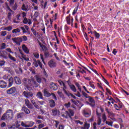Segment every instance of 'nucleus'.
<instances>
[{"instance_id":"nucleus-59","label":"nucleus","mask_w":129,"mask_h":129,"mask_svg":"<svg viewBox=\"0 0 129 129\" xmlns=\"http://www.w3.org/2000/svg\"><path fill=\"white\" fill-rule=\"evenodd\" d=\"M31 30L32 31V32L34 35V36H37V31L35 29H33V28L31 29Z\"/></svg>"},{"instance_id":"nucleus-3","label":"nucleus","mask_w":129,"mask_h":129,"mask_svg":"<svg viewBox=\"0 0 129 129\" xmlns=\"http://www.w3.org/2000/svg\"><path fill=\"white\" fill-rule=\"evenodd\" d=\"M21 124L22 126H24V127H32L34 124H35V122L31 121H26L24 122L22 121L21 122Z\"/></svg>"},{"instance_id":"nucleus-2","label":"nucleus","mask_w":129,"mask_h":129,"mask_svg":"<svg viewBox=\"0 0 129 129\" xmlns=\"http://www.w3.org/2000/svg\"><path fill=\"white\" fill-rule=\"evenodd\" d=\"M23 82L28 90H32V81L31 80L24 78L23 80Z\"/></svg>"},{"instance_id":"nucleus-11","label":"nucleus","mask_w":129,"mask_h":129,"mask_svg":"<svg viewBox=\"0 0 129 129\" xmlns=\"http://www.w3.org/2000/svg\"><path fill=\"white\" fill-rule=\"evenodd\" d=\"M62 90L63 92H64V93L66 94V95H67V96L68 97L71 96V93L68 92L66 90V89H67V86H66V85H65V83H62Z\"/></svg>"},{"instance_id":"nucleus-10","label":"nucleus","mask_w":129,"mask_h":129,"mask_svg":"<svg viewBox=\"0 0 129 129\" xmlns=\"http://www.w3.org/2000/svg\"><path fill=\"white\" fill-rule=\"evenodd\" d=\"M16 92L17 89L15 87H13L7 91L8 94H13L14 93H16Z\"/></svg>"},{"instance_id":"nucleus-23","label":"nucleus","mask_w":129,"mask_h":129,"mask_svg":"<svg viewBox=\"0 0 129 129\" xmlns=\"http://www.w3.org/2000/svg\"><path fill=\"white\" fill-rule=\"evenodd\" d=\"M90 127V124L85 122L84 124V126H82L80 127L81 129H89Z\"/></svg>"},{"instance_id":"nucleus-40","label":"nucleus","mask_w":129,"mask_h":129,"mask_svg":"<svg viewBox=\"0 0 129 129\" xmlns=\"http://www.w3.org/2000/svg\"><path fill=\"white\" fill-rule=\"evenodd\" d=\"M76 86H77L78 88V90L80 92H81V87L80 86V85L78 83H76L75 84Z\"/></svg>"},{"instance_id":"nucleus-38","label":"nucleus","mask_w":129,"mask_h":129,"mask_svg":"<svg viewBox=\"0 0 129 129\" xmlns=\"http://www.w3.org/2000/svg\"><path fill=\"white\" fill-rule=\"evenodd\" d=\"M4 71H6V72L12 74V70L10 68H5L4 69Z\"/></svg>"},{"instance_id":"nucleus-61","label":"nucleus","mask_w":129,"mask_h":129,"mask_svg":"<svg viewBox=\"0 0 129 129\" xmlns=\"http://www.w3.org/2000/svg\"><path fill=\"white\" fill-rule=\"evenodd\" d=\"M96 114L98 115V117H100L101 114H100V113H99L98 112V109L96 110Z\"/></svg>"},{"instance_id":"nucleus-8","label":"nucleus","mask_w":129,"mask_h":129,"mask_svg":"<svg viewBox=\"0 0 129 129\" xmlns=\"http://www.w3.org/2000/svg\"><path fill=\"white\" fill-rule=\"evenodd\" d=\"M33 64L34 65L35 67H38L39 66V67H40L41 69H43V64H42L40 60H36V59H34Z\"/></svg>"},{"instance_id":"nucleus-49","label":"nucleus","mask_w":129,"mask_h":129,"mask_svg":"<svg viewBox=\"0 0 129 129\" xmlns=\"http://www.w3.org/2000/svg\"><path fill=\"white\" fill-rule=\"evenodd\" d=\"M34 57L36 58L37 59L39 58L40 57V55L37 52H35L33 54Z\"/></svg>"},{"instance_id":"nucleus-18","label":"nucleus","mask_w":129,"mask_h":129,"mask_svg":"<svg viewBox=\"0 0 129 129\" xmlns=\"http://www.w3.org/2000/svg\"><path fill=\"white\" fill-rule=\"evenodd\" d=\"M66 113L70 118H71V116H73L74 115V111L70 109H69V111H67Z\"/></svg>"},{"instance_id":"nucleus-56","label":"nucleus","mask_w":129,"mask_h":129,"mask_svg":"<svg viewBox=\"0 0 129 129\" xmlns=\"http://www.w3.org/2000/svg\"><path fill=\"white\" fill-rule=\"evenodd\" d=\"M51 95L52 96V97H53V99H54V100H57V97H56V95H55V94L52 93L51 94Z\"/></svg>"},{"instance_id":"nucleus-20","label":"nucleus","mask_w":129,"mask_h":129,"mask_svg":"<svg viewBox=\"0 0 129 129\" xmlns=\"http://www.w3.org/2000/svg\"><path fill=\"white\" fill-rule=\"evenodd\" d=\"M43 93L44 95V96H46V97H50L51 96V93H50L47 90V89H44L43 90Z\"/></svg>"},{"instance_id":"nucleus-52","label":"nucleus","mask_w":129,"mask_h":129,"mask_svg":"<svg viewBox=\"0 0 129 129\" xmlns=\"http://www.w3.org/2000/svg\"><path fill=\"white\" fill-rule=\"evenodd\" d=\"M77 11H78V8H75V9L74 10V11L73 12V16H74L75 15V14H76V13H77Z\"/></svg>"},{"instance_id":"nucleus-1","label":"nucleus","mask_w":129,"mask_h":129,"mask_svg":"<svg viewBox=\"0 0 129 129\" xmlns=\"http://www.w3.org/2000/svg\"><path fill=\"white\" fill-rule=\"evenodd\" d=\"M14 117V113L13 110L9 109L7 111L6 113H4L2 116L1 119L2 120H10Z\"/></svg>"},{"instance_id":"nucleus-60","label":"nucleus","mask_w":129,"mask_h":129,"mask_svg":"<svg viewBox=\"0 0 129 129\" xmlns=\"http://www.w3.org/2000/svg\"><path fill=\"white\" fill-rule=\"evenodd\" d=\"M28 19L27 18H24V20H23V23L24 24H28Z\"/></svg>"},{"instance_id":"nucleus-50","label":"nucleus","mask_w":129,"mask_h":129,"mask_svg":"<svg viewBox=\"0 0 129 129\" xmlns=\"http://www.w3.org/2000/svg\"><path fill=\"white\" fill-rule=\"evenodd\" d=\"M7 10L9 12V13H11L12 14H14L15 13L13 10H12V9H11V8H10L9 6L7 7Z\"/></svg>"},{"instance_id":"nucleus-16","label":"nucleus","mask_w":129,"mask_h":129,"mask_svg":"<svg viewBox=\"0 0 129 129\" xmlns=\"http://www.w3.org/2000/svg\"><path fill=\"white\" fill-rule=\"evenodd\" d=\"M52 112L53 115L54 116H58L60 114V111L56 108L52 109Z\"/></svg>"},{"instance_id":"nucleus-37","label":"nucleus","mask_w":129,"mask_h":129,"mask_svg":"<svg viewBox=\"0 0 129 129\" xmlns=\"http://www.w3.org/2000/svg\"><path fill=\"white\" fill-rule=\"evenodd\" d=\"M36 81H37L38 83H41L42 82V78H41V77L39 76H36Z\"/></svg>"},{"instance_id":"nucleus-58","label":"nucleus","mask_w":129,"mask_h":129,"mask_svg":"<svg viewBox=\"0 0 129 129\" xmlns=\"http://www.w3.org/2000/svg\"><path fill=\"white\" fill-rule=\"evenodd\" d=\"M6 50L9 53H12V54H14V52L12 51V49H11L10 48H6Z\"/></svg>"},{"instance_id":"nucleus-26","label":"nucleus","mask_w":129,"mask_h":129,"mask_svg":"<svg viewBox=\"0 0 129 129\" xmlns=\"http://www.w3.org/2000/svg\"><path fill=\"white\" fill-rule=\"evenodd\" d=\"M69 86L70 89H71V90L73 91V92H76V91H77V89H76V87H75V86H74V85L69 84Z\"/></svg>"},{"instance_id":"nucleus-17","label":"nucleus","mask_w":129,"mask_h":129,"mask_svg":"<svg viewBox=\"0 0 129 129\" xmlns=\"http://www.w3.org/2000/svg\"><path fill=\"white\" fill-rule=\"evenodd\" d=\"M50 88L52 90H57L58 89V87L56 84L51 83L50 86Z\"/></svg>"},{"instance_id":"nucleus-13","label":"nucleus","mask_w":129,"mask_h":129,"mask_svg":"<svg viewBox=\"0 0 129 129\" xmlns=\"http://www.w3.org/2000/svg\"><path fill=\"white\" fill-rule=\"evenodd\" d=\"M25 104L27 106L28 108H30V109H33L34 108V106L30 103V101L28 99L25 100Z\"/></svg>"},{"instance_id":"nucleus-63","label":"nucleus","mask_w":129,"mask_h":129,"mask_svg":"<svg viewBox=\"0 0 129 129\" xmlns=\"http://www.w3.org/2000/svg\"><path fill=\"white\" fill-rule=\"evenodd\" d=\"M97 125V123L95 122H94L93 124V129H96V125Z\"/></svg>"},{"instance_id":"nucleus-30","label":"nucleus","mask_w":129,"mask_h":129,"mask_svg":"<svg viewBox=\"0 0 129 129\" xmlns=\"http://www.w3.org/2000/svg\"><path fill=\"white\" fill-rule=\"evenodd\" d=\"M11 77V75H5L3 77V79H4V80H9Z\"/></svg>"},{"instance_id":"nucleus-27","label":"nucleus","mask_w":129,"mask_h":129,"mask_svg":"<svg viewBox=\"0 0 129 129\" xmlns=\"http://www.w3.org/2000/svg\"><path fill=\"white\" fill-rule=\"evenodd\" d=\"M37 97L38 98H40V99H43V94L41 92H38L36 95Z\"/></svg>"},{"instance_id":"nucleus-44","label":"nucleus","mask_w":129,"mask_h":129,"mask_svg":"<svg viewBox=\"0 0 129 129\" xmlns=\"http://www.w3.org/2000/svg\"><path fill=\"white\" fill-rule=\"evenodd\" d=\"M44 126H45V124L41 123L38 125V128H39V129L43 128V127H44Z\"/></svg>"},{"instance_id":"nucleus-53","label":"nucleus","mask_w":129,"mask_h":129,"mask_svg":"<svg viewBox=\"0 0 129 129\" xmlns=\"http://www.w3.org/2000/svg\"><path fill=\"white\" fill-rule=\"evenodd\" d=\"M6 63V61L5 60H1L0 61V66H4Z\"/></svg>"},{"instance_id":"nucleus-42","label":"nucleus","mask_w":129,"mask_h":129,"mask_svg":"<svg viewBox=\"0 0 129 129\" xmlns=\"http://www.w3.org/2000/svg\"><path fill=\"white\" fill-rule=\"evenodd\" d=\"M12 15H13V14H12V13H11V12L8 13V20H9V21H11L12 20Z\"/></svg>"},{"instance_id":"nucleus-9","label":"nucleus","mask_w":129,"mask_h":129,"mask_svg":"<svg viewBox=\"0 0 129 129\" xmlns=\"http://www.w3.org/2000/svg\"><path fill=\"white\" fill-rule=\"evenodd\" d=\"M0 57H2L5 59H8V53L6 50H0Z\"/></svg>"},{"instance_id":"nucleus-19","label":"nucleus","mask_w":129,"mask_h":129,"mask_svg":"<svg viewBox=\"0 0 129 129\" xmlns=\"http://www.w3.org/2000/svg\"><path fill=\"white\" fill-rule=\"evenodd\" d=\"M14 80L16 84H18V85L22 84V81H21V79H20L19 77H15Z\"/></svg>"},{"instance_id":"nucleus-29","label":"nucleus","mask_w":129,"mask_h":129,"mask_svg":"<svg viewBox=\"0 0 129 129\" xmlns=\"http://www.w3.org/2000/svg\"><path fill=\"white\" fill-rule=\"evenodd\" d=\"M8 57H9V59H10V60H12V61H16L17 60L15 57H14V56H12V55H11V53H9L8 54Z\"/></svg>"},{"instance_id":"nucleus-22","label":"nucleus","mask_w":129,"mask_h":129,"mask_svg":"<svg viewBox=\"0 0 129 129\" xmlns=\"http://www.w3.org/2000/svg\"><path fill=\"white\" fill-rule=\"evenodd\" d=\"M22 49L23 51L25 52V53H26V54H29V53H30V51L29 50L28 47L26 46V45L23 44L22 45Z\"/></svg>"},{"instance_id":"nucleus-47","label":"nucleus","mask_w":129,"mask_h":129,"mask_svg":"<svg viewBox=\"0 0 129 129\" xmlns=\"http://www.w3.org/2000/svg\"><path fill=\"white\" fill-rule=\"evenodd\" d=\"M40 57L43 64H44V65H46V62H45V60L44 59V56L43 55V54H40Z\"/></svg>"},{"instance_id":"nucleus-57","label":"nucleus","mask_w":129,"mask_h":129,"mask_svg":"<svg viewBox=\"0 0 129 129\" xmlns=\"http://www.w3.org/2000/svg\"><path fill=\"white\" fill-rule=\"evenodd\" d=\"M39 12H35L34 15V18H37V17H39Z\"/></svg>"},{"instance_id":"nucleus-55","label":"nucleus","mask_w":129,"mask_h":129,"mask_svg":"<svg viewBox=\"0 0 129 129\" xmlns=\"http://www.w3.org/2000/svg\"><path fill=\"white\" fill-rule=\"evenodd\" d=\"M6 30L10 32V31H11V30H13V27L12 26H9L6 28Z\"/></svg>"},{"instance_id":"nucleus-41","label":"nucleus","mask_w":129,"mask_h":129,"mask_svg":"<svg viewBox=\"0 0 129 129\" xmlns=\"http://www.w3.org/2000/svg\"><path fill=\"white\" fill-rule=\"evenodd\" d=\"M113 123V121H106V124H108V125H109L110 126H112V124Z\"/></svg>"},{"instance_id":"nucleus-46","label":"nucleus","mask_w":129,"mask_h":129,"mask_svg":"<svg viewBox=\"0 0 129 129\" xmlns=\"http://www.w3.org/2000/svg\"><path fill=\"white\" fill-rule=\"evenodd\" d=\"M82 95H83V96H84L85 97V98H88L90 96H88V95H87V94H86V93H85V92H82Z\"/></svg>"},{"instance_id":"nucleus-15","label":"nucleus","mask_w":129,"mask_h":129,"mask_svg":"<svg viewBox=\"0 0 129 129\" xmlns=\"http://www.w3.org/2000/svg\"><path fill=\"white\" fill-rule=\"evenodd\" d=\"M20 29L22 30L23 33H28L29 32V26L25 25L24 27H20Z\"/></svg>"},{"instance_id":"nucleus-5","label":"nucleus","mask_w":129,"mask_h":129,"mask_svg":"<svg viewBox=\"0 0 129 129\" xmlns=\"http://www.w3.org/2000/svg\"><path fill=\"white\" fill-rule=\"evenodd\" d=\"M89 102H87L88 104H89L92 107L95 106V100L93 99V97H89L88 98Z\"/></svg>"},{"instance_id":"nucleus-14","label":"nucleus","mask_w":129,"mask_h":129,"mask_svg":"<svg viewBox=\"0 0 129 129\" xmlns=\"http://www.w3.org/2000/svg\"><path fill=\"white\" fill-rule=\"evenodd\" d=\"M7 86V83L4 80L0 81V87L1 88H6Z\"/></svg>"},{"instance_id":"nucleus-31","label":"nucleus","mask_w":129,"mask_h":129,"mask_svg":"<svg viewBox=\"0 0 129 129\" xmlns=\"http://www.w3.org/2000/svg\"><path fill=\"white\" fill-rule=\"evenodd\" d=\"M70 15L69 16L67 17V22L68 25H70L72 24L71 23V18H70Z\"/></svg>"},{"instance_id":"nucleus-21","label":"nucleus","mask_w":129,"mask_h":129,"mask_svg":"<svg viewBox=\"0 0 129 129\" xmlns=\"http://www.w3.org/2000/svg\"><path fill=\"white\" fill-rule=\"evenodd\" d=\"M9 81V87H11L13 86V84H14V79L13 78V77H11L10 79L8 80Z\"/></svg>"},{"instance_id":"nucleus-48","label":"nucleus","mask_w":129,"mask_h":129,"mask_svg":"<svg viewBox=\"0 0 129 129\" xmlns=\"http://www.w3.org/2000/svg\"><path fill=\"white\" fill-rule=\"evenodd\" d=\"M102 118L103 122H105V121H106V116L105 115V114H103Z\"/></svg>"},{"instance_id":"nucleus-34","label":"nucleus","mask_w":129,"mask_h":129,"mask_svg":"<svg viewBox=\"0 0 129 129\" xmlns=\"http://www.w3.org/2000/svg\"><path fill=\"white\" fill-rule=\"evenodd\" d=\"M93 34H94L95 37L97 39H99V38L100 37V35L99 34V33H97V32L96 31H94Z\"/></svg>"},{"instance_id":"nucleus-4","label":"nucleus","mask_w":129,"mask_h":129,"mask_svg":"<svg viewBox=\"0 0 129 129\" xmlns=\"http://www.w3.org/2000/svg\"><path fill=\"white\" fill-rule=\"evenodd\" d=\"M12 40L14 43H15V44H16V45H18V46H20L21 43L23 42V38L22 37L12 38Z\"/></svg>"},{"instance_id":"nucleus-43","label":"nucleus","mask_w":129,"mask_h":129,"mask_svg":"<svg viewBox=\"0 0 129 129\" xmlns=\"http://www.w3.org/2000/svg\"><path fill=\"white\" fill-rule=\"evenodd\" d=\"M38 44L39 46L41 47V48H42V50H44V49L46 48V46H45V45H44L43 44L41 43L40 41H38Z\"/></svg>"},{"instance_id":"nucleus-33","label":"nucleus","mask_w":129,"mask_h":129,"mask_svg":"<svg viewBox=\"0 0 129 129\" xmlns=\"http://www.w3.org/2000/svg\"><path fill=\"white\" fill-rule=\"evenodd\" d=\"M6 48H7V44L5 43H2L0 48L1 50H4V49H6Z\"/></svg>"},{"instance_id":"nucleus-12","label":"nucleus","mask_w":129,"mask_h":129,"mask_svg":"<svg viewBox=\"0 0 129 129\" xmlns=\"http://www.w3.org/2000/svg\"><path fill=\"white\" fill-rule=\"evenodd\" d=\"M21 9L22 11H24V12H28V11H30V8L29 7V5L25 4H23L22 5Z\"/></svg>"},{"instance_id":"nucleus-36","label":"nucleus","mask_w":129,"mask_h":129,"mask_svg":"<svg viewBox=\"0 0 129 129\" xmlns=\"http://www.w3.org/2000/svg\"><path fill=\"white\" fill-rule=\"evenodd\" d=\"M20 32H21V30H20V29H19V28L14 29V30L12 31V33H13V34H17V33H20Z\"/></svg>"},{"instance_id":"nucleus-28","label":"nucleus","mask_w":129,"mask_h":129,"mask_svg":"<svg viewBox=\"0 0 129 129\" xmlns=\"http://www.w3.org/2000/svg\"><path fill=\"white\" fill-rule=\"evenodd\" d=\"M91 112V110L88 108H86L82 110V113H89Z\"/></svg>"},{"instance_id":"nucleus-54","label":"nucleus","mask_w":129,"mask_h":129,"mask_svg":"<svg viewBox=\"0 0 129 129\" xmlns=\"http://www.w3.org/2000/svg\"><path fill=\"white\" fill-rule=\"evenodd\" d=\"M114 107L116 110H118L120 108L116 104H114Z\"/></svg>"},{"instance_id":"nucleus-35","label":"nucleus","mask_w":129,"mask_h":129,"mask_svg":"<svg viewBox=\"0 0 129 129\" xmlns=\"http://www.w3.org/2000/svg\"><path fill=\"white\" fill-rule=\"evenodd\" d=\"M49 21L50 22V25H47L48 29H51V28H53V25H52L53 24V20H52V19L50 18L49 19Z\"/></svg>"},{"instance_id":"nucleus-32","label":"nucleus","mask_w":129,"mask_h":129,"mask_svg":"<svg viewBox=\"0 0 129 129\" xmlns=\"http://www.w3.org/2000/svg\"><path fill=\"white\" fill-rule=\"evenodd\" d=\"M85 117H89L91 115V112L89 113H82Z\"/></svg>"},{"instance_id":"nucleus-39","label":"nucleus","mask_w":129,"mask_h":129,"mask_svg":"<svg viewBox=\"0 0 129 129\" xmlns=\"http://www.w3.org/2000/svg\"><path fill=\"white\" fill-rule=\"evenodd\" d=\"M101 118L100 117H98L97 120V125H100L101 124Z\"/></svg>"},{"instance_id":"nucleus-45","label":"nucleus","mask_w":129,"mask_h":129,"mask_svg":"<svg viewBox=\"0 0 129 129\" xmlns=\"http://www.w3.org/2000/svg\"><path fill=\"white\" fill-rule=\"evenodd\" d=\"M64 106L67 107V108H69L70 106H71V103L69 102L68 103L64 104Z\"/></svg>"},{"instance_id":"nucleus-51","label":"nucleus","mask_w":129,"mask_h":129,"mask_svg":"<svg viewBox=\"0 0 129 129\" xmlns=\"http://www.w3.org/2000/svg\"><path fill=\"white\" fill-rule=\"evenodd\" d=\"M6 35H7V31H3L1 32V36L5 37V36H6Z\"/></svg>"},{"instance_id":"nucleus-6","label":"nucleus","mask_w":129,"mask_h":129,"mask_svg":"<svg viewBox=\"0 0 129 129\" xmlns=\"http://www.w3.org/2000/svg\"><path fill=\"white\" fill-rule=\"evenodd\" d=\"M22 95L26 97V98H30V99H32V98H33V96H34L33 93L29 92L26 91L23 92Z\"/></svg>"},{"instance_id":"nucleus-64","label":"nucleus","mask_w":129,"mask_h":129,"mask_svg":"<svg viewBox=\"0 0 129 129\" xmlns=\"http://www.w3.org/2000/svg\"><path fill=\"white\" fill-rule=\"evenodd\" d=\"M58 129H64V125L63 124L59 125L58 127Z\"/></svg>"},{"instance_id":"nucleus-62","label":"nucleus","mask_w":129,"mask_h":129,"mask_svg":"<svg viewBox=\"0 0 129 129\" xmlns=\"http://www.w3.org/2000/svg\"><path fill=\"white\" fill-rule=\"evenodd\" d=\"M36 123H38V124H40V123H42V122H43V121H42V120H36Z\"/></svg>"},{"instance_id":"nucleus-7","label":"nucleus","mask_w":129,"mask_h":129,"mask_svg":"<svg viewBox=\"0 0 129 129\" xmlns=\"http://www.w3.org/2000/svg\"><path fill=\"white\" fill-rule=\"evenodd\" d=\"M48 66L50 68H55V67L57 66V62H56V60L54 59L50 60L48 62Z\"/></svg>"},{"instance_id":"nucleus-24","label":"nucleus","mask_w":129,"mask_h":129,"mask_svg":"<svg viewBox=\"0 0 129 129\" xmlns=\"http://www.w3.org/2000/svg\"><path fill=\"white\" fill-rule=\"evenodd\" d=\"M56 105V103H55V101L53 99H51L49 100V106L50 107H55Z\"/></svg>"},{"instance_id":"nucleus-25","label":"nucleus","mask_w":129,"mask_h":129,"mask_svg":"<svg viewBox=\"0 0 129 129\" xmlns=\"http://www.w3.org/2000/svg\"><path fill=\"white\" fill-rule=\"evenodd\" d=\"M22 111H24V112H25L26 113V114H30V113L31 112L30 111V110H29V109H28V108H27L26 107H22Z\"/></svg>"}]
</instances>
